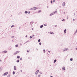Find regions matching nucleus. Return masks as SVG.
I'll return each instance as SVG.
<instances>
[{
    "label": "nucleus",
    "mask_w": 77,
    "mask_h": 77,
    "mask_svg": "<svg viewBox=\"0 0 77 77\" xmlns=\"http://www.w3.org/2000/svg\"><path fill=\"white\" fill-rule=\"evenodd\" d=\"M13 41H14V40H12V42H13Z\"/></svg>",
    "instance_id": "69168bd1"
},
{
    "label": "nucleus",
    "mask_w": 77,
    "mask_h": 77,
    "mask_svg": "<svg viewBox=\"0 0 77 77\" xmlns=\"http://www.w3.org/2000/svg\"><path fill=\"white\" fill-rule=\"evenodd\" d=\"M65 5V2H64L63 3V6H64Z\"/></svg>",
    "instance_id": "9d476101"
},
{
    "label": "nucleus",
    "mask_w": 77,
    "mask_h": 77,
    "mask_svg": "<svg viewBox=\"0 0 77 77\" xmlns=\"http://www.w3.org/2000/svg\"><path fill=\"white\" fill-rule=\"evenodd\" d=\"M2 71V68L0 67V71Z\"/></svg>",
    "instance_id": "37998d69"
},
{
    "label": "nucleus",
    "mask_w": 77,
    "mask_h": 77,
    "mask_svg": "<svg viewBox=\"0 0 77 77\" xmlns=\"http://www.w3.org/2000/svg\"><path fill=\"white\" fill-rule=\"evenodd\" d=\"M74 15L75 16V13H74Z\"/></svg>",
    "instance_id": "338daca9"
},
{
    "label": "nucleus",
    "mask_w": 77,
    "mask_h": 77,
    "mask_svg": "<svg viewBox=\"0 0 77 77\" xmlns=\"http://www.w3.org/2000/svg\"><path fill=\"white\" fill-rule=\"evenodd\" d=\"M75 50H77V48H75Z\"/></svg>",
    "instance_id": "13d9d810"
},
{
    "label": "nucleus",
    "mask_w": 77,
    "mask_h": 77,
    "mask_svg": "<svg viewBox=\"0 0 77 77\" xmlns=\"http://www.w3.org/2000/svg\"><path fill=\"white\" fill-rule=\"evenodd\" d=\"M16 53H17V54H18V53H20V51H17Z\"/></svg>",
    "instance_id": "4be33fe9"
},
{
    "label": "nucleus",
    "mask_w": 77,
    "mask_h": 77,
    "mask_svg": "<svg viewBox=\"0 0 77 77\" xmlns=\"http://www.w3.org/2000/svg\"><path fill=\"white\" fill-rule=\"evenodd\" d=\"M56 13H57V11H56L55 12H54L53 14H56Z\"/></svg>",
    "instance_id": "bb28decb"
},
{
    "label": "nucleus",
    "mask_w": 77,
    "mask_h": 77,
    "mask_svg": "<svg viewBox=\"0 0 77 77\" xmlns=\"http://www.w3.org/2000/svg\"><path fill=\"white\" fill-rule=\"evenodd\" d=\"M41 10H39L38 12V13H40V12H41Z\"/></svg>",
    "instance_id": "a211bd4d"
},
{
    "label": "nucleus",
    "mask_w": 77,
    "mask_h": 77,
    "mask_svg": "<svg viewBox=\"0 0 77 77\" xmlns=\"http://www.w3.org/2000/svg\"><path fill=\"white\" fill-rule=\"evenodd\" d=\"M70 61H72V60H73V59H72V58H71L70 59Z\"/></svg>",
    "instance_id": "aec40b11"
},
{
    "label": "nucleus",
    "mask_w": 77,
    "mask_h": 77,
    "mask_svg": "<svg viewBox=\"0 0 77 77\" xmlns=\"http://www.w3.org/2000/svg\"><path fill=\"white\" fill-rule=\"evenodd\" d=\"M8 74V72H5V73H4L3 74L4 76H5V75H7V74Z\"/></svg>",
    "instance_id": "f257e3e1"
},
{
    "label": "nucleus",
    "mask_w": 77,
    "mask_h": 77,
    "mask_svg": "<svg viewBox=\"0 0 77 77\" xmlns=\"http://www.w3.org/2000/svg\"><path fill=\"white\" fill-rule=\"evenodd\" d=\"M40 74H42V72H39Z\"/></svg>",
    "instance_id": "3c124183"
},
{
    "label": "nucleus",
    "mask_w": 77,
    "mask_h": 77,
    "mask_svg": "<svg viewBox=\"0 0 77 77\" xmlns=\"http://www.w3.org/2000/svg\"><path fill=\"white\" fill-rule=\"evenodd\" d=\"M41 77V75H39L38 76V77Z\"/></svg>",
    "instance_id": "a19ab883"
},
{
    "label": "nucleus",
    "mask_w": 77,
    "mask_h": 77,
    "mask_svg": "<svg viewBox=\"0 0 77 77\" xmlns=\"http://www.w3.org/2000/svg\"><path fill=\"white\" fill-rule=\"evenodd\" d=\"M22 14V12H21L18 13L19 15H20V14Z\"/></svg>",
    "instance_id": "c756f323"
},
{
    "label": "nucleus",
    "mask_w": 77,
    "mask_h": 77,
    "mask_svg": "<svg viewBox=\"0 0 77 77\" xmlns=\"http://www.w3.org/2000/svg\"><path fill=\"white\" fill-rule=\"evenodd\" d=\"M20 72H17V75H18V74H20Z\"/></svg>",
    "instance_id": "393cba45"
},
{
    "label": "nucleus",
    "mask_w": 77,
    "mask_h": 77,
    "mask_svg": "<svg viewBox=\"0 0 77 77\" xmlns=\"http://www.w3.org/2000/svg\"><path fill=\"white\" fill-rule=\"evenodd\" d=\"M33 23H34V22H31L30 23V24L31 26H32V24H33Z\"/></svg>",
    "instance_id": "39448f33"
},
{
    "label": "nucleus",
    "mask_w": 77,
    "mask_h": 77,
    "mask_svg": "<svg viewBox=\"0 0 77 77\" xmlns=\"http://www.w3.org/2000/svg\"><path fill=\"white\" fill-rule=\"evenodd\" d=\"M32 38H33V36H32V35L30 36L29 37L30 39H32Z\"/></svg>",
    "instance_id": "6ab92c4d"
},
{
    "label": "nucleus",
    "mask_w": 77,
    "mask_h": 77,
    "mask_svg": "<svg viewBox=\"0 0 77 77\" xmlns=\"http://www.w3.org/2000/svg\"><path fill=\"white\" fill-rule=\"evenodd\" d=\"M77 33V29L76 30L75 32L74 33L75 35H76V33Z\"/></svg>",
    "instance_id": "f3484780"
},
{
    "label": "nucleus",
    "mask_w": 77,
    "mask_h": 77,
    "mask_svg": "<svg viewBox=\"0 0 77 77\" xmlns=\"http://www.w3.org/2000/svg\"><path fill=\"white\" fill-rule=\"evenodd\" d=\"M22 59H22V58H20V60H22Z\"/></svg>",
    "instance_id": "c03bdc74"
},
{
    "label": "nucleus",
    "mask_w": 77,
    "mask_h": 77,
    "mask_svg": "<svg viewBox=\"0 0 77 77\" xmlns=\"http://www.w3.org/2000/svg\"><path fill=\"white\" fill-rule=\"evenodd\" d=\"M17 54V52H16L14 53V55H15L16 54Z\"/></svg>",
    "instance_id": "5701e85b"
},
{
    "label": "nucleus",
    "mask_w": 77,
    "mask_h": 77,
    "mask_svg": "<svg viewBox=\"0 0 77 77\" xmlns=\"http://www.w3.org/2000/svg\"><path fill=\"white\" fill-rule=\"evenodd\" d=\"M27 52H29V51L28 50H27Z\"/></svg>",
    "instance_id": "5fc2aeb1"
},
{
    "label": "nucleus",
    "mask_w": 77,
    "mask_h": 77,
    "mask_svg": "<svg viewBox=\"0 0 77 77\" xmlns=\"http://www.w3.org/2000/svg\"><path fill=\"white\" fill-rule=\"evenodd\" d=\"M23 67V65L22 64H21L20 65V68H22Z\"/></svg>",
    "instance_id": "f8f14e48"
},
{
    "label": "nucleus",
    "mask_w": 77,
    "mask_h": 77,
    "mask_svg": "<svg viewBox=\"0 0 77 77\" xmlns=\"http://www.w3.org/2000/svg\"><path fill=\"white\" fill-rule=\"evenodd\" d=\"M30 13V11H28V14H29Z\"/></svg>",
    "instance_id": "49530a36"
},
{
    "label": "nucleus",
    "mask_w": 77,
    "mask_h": 77,
    "mask_svg": "<svg viewBox=\"0 0 77 77\" xmlns=\"http://www.w3.org/2000/svg\"><path fill=\"white\" fill-rule=\"evenodd\" d=\"M48 53H49V54H50V51H48Z\"/></svg>",
    "instance_id": "c9c22d12"
},
{
    "label": "nucleus",
    "mask_w": 77,
    "mask_h": 77,
    "mask_svg": "<svg viewBox=\"0 0 77 77\" xmlns=\"http://www.w3.org/2000/svg\"><path fill=\"white\" fill-rule=\"evenodd\" d=\"M66 33V29H65L64 31V33L65 34Z\"/></svg>",
    "instance_id": "7ed1b4c3"
},
{
    "label": "nucleus",
    "mask_w": 77,
    "mask_h": 77,
    "mask_svg": "<svg viewBox=\"0 0 77 77\" xmlns=\"http://www.w3.org/2000/svg\"><path fill=\"white\" fill-rule=\"evenodd\" d=\"M48 55H49V54H49V53H48Z\"/></svg>",
    "instance_id": "e2e57ef3"
},
{
    "label": "nucleus",
    "mask_w": 77,
    "mask_h": 77,
    "mask_svg": "<svg viewBox=\"0 0 77 77\" xmlns=\"http://www.w3.org/2000/svg\"><path fill=\"white\" fill-rule=\"evenodd\" d=\"M53 15H54V14H53V13H51V14H50L49 16H51Z\"/></svg>",
    "instance_id": "ddd939ff"
},
{
    "label": "nucleus",
    "mask_w": 77,
    "mask_h": 77,
    "mask_svg": "<svg viewBox=\"0 0 77 77\" xmlns=\"http://www.w3.org/2000/svg\"><path fill=\"white\" fill-rule=\"evenodd\" d=\"M32 36L34 37V36H35V35H34L33 34L32 35Z\"/></svg>",
    "instance_id": "603ef678"
},
{
    "label": "nucleus",
    "mask_w": 77,
    "mask_h": 77,
    "mask_svg": "<svg viewBox=\"0 0 77 77\" xmlns=\"http://www.w3.org/2000/svg\"><path fill=\"white\" fill-rule=\"evenodd\" d=\"M29 10H31V11H33V8H30Z\"/></svg>",
    "instance_id": "412c9836"
},
{
    "label": "nucleus",
    "mask_w": 77,
    "mask_h": 77,
    "mask_svg": "<svg viewBox=\"0 0 77 77\" xmlns=\"http://www.w3.org/2000/svg\"><path fill=\"white\" fill-rule=\"evenodd\" d=\"M56 61H57V60L56 59L54 60V63H56Z\"/></svg>",
    "instance_id": "2eb2a0df"
},
{
    "label": "nucleus",
    "mask_w": 77,
    "mask_h": 77,
    "mask_svg": "<svg viewBox=\"0 0 77 77\" xmlns=\"http://www.w3.org/2000/svg\"><path fill=\"white\" fill-rule=\"evenodd\" d=\"M18 45H15L16 47H18Z\"/></svg>",
    "instance_id": "72a5a7b5"
},
{
    "label": "nucleus",
    "mask_w": 77,
    "mask_h": 77,
    "mask_svg": "<svg viewBox=\"0 0 77 77\" xmlns=\"http://www.w3.org/2000/svg\"><path fill=\"white\" fill-rule=\"evenodd\" d=\"M13 75H14V74H15V71H13Z\"/></svg>",
    "instance_id": "c85d7f7f"
},
{
    "label": "nucleus",
    "mask_w": 77,
    "mask_h": 77,
    "mask_svg": "<svg viewBox=\"0 0 77 77\" xmlns=\"http://www.w3.org/2000/svg\"><path fill=\"white\" fill-rule=\"evenodd\" d=\"M39 44L40 45H41V44H42V43L41 42H40L39 43Z\"/></svg>",
    "instance_id": "473e14b6"
},
{
    "label": "nucleus",
    "mask_w": 77,
    "mask_h": 77,
    "mask_svg": "<svg viewBox=\"0 0 77 77\" xmlns=\"http://www.w3.org/2000/svg\"><path fill=\"white\" fill-rule=\"evenodd\" d=\"M47 8H48V6H47Z\"/></svg>",
    "instance_id": "4d7b16f0"
},
{
    "label": "nucleus",
    "mask_w": 77,
    "mask_h": 77,
    "mask_svg": "<svg viewBox=\"0 0 77 77\" xmlns=\"http://www.w3.org/2000/svg\"><path fill=\"white\" fill-rule=\"evenodd\" d=\"M43 51H44V53H45V49H44Z\"/></svg>",
    "instance_id": "e433bc0d"
},
{
    "label": "nucleus",
    "mask_w": 77,
    "mask_h": 77,
    "mask_svg": "<svg viewBox=\"0 0 77 77\" xmlns=\"http://www.w3.org/2000/svg\"><path fill=\"white\" fill-rule=\"evenodd\" d=\"M17 54V52H16L14 53V55H15L16 54Z\"/></svg>",
    "instance_id": "b1692460"
},
{
    "label": "nucleus",
    "mask_w": 77,
    "mask_h": 77,
    "mask_svg": "<svg viewBox=\"0 0 77 77\" xmlns=\"http://www.w3.org/2000/svg\"><path fill=\"white\" fill-rule=\"evenodd\" d=\"M35 24H36L37 23V22H35Z\"/></svg>",
    "instance_id": "864d4df0"
},
{
    "label": "nucleus",
    "mask_w": 77,
    "mask_h": 77,
    "mask_svg": "<svg viewBox=\"0 0 77 77\" xmlns=\"http://www.w3.org/2000/svg\"><path fill=\"white\" fill-rule=\"evenodd\" d=\"M14 70H17V69H16V66H14Z\"/></svg>",
    "instance_id": "9b49d317"
},
{
    "label": "nucleus",
    "mask_w": 77,
    "mask_h": 77,
    "mask_svg": "<svg viewBox=\"0 0 77 77\" xmlns=\"http://www.w3.org/2000/svg\"><path fill=\"white\" fill-rule=\"evenodd\" d=\"M73 21H75V19H73Z\"/></svg>",
    "instance_id": "bf43d9fd"
},
{
    "label": "nucleus",
    "mask_w": 77,
    "mask_h": 77,
    "mask_svg": "<svg viewBox=\"0 0 77 77\" xmlns=\"http://www.w3.org/2000/svg\"><path fill=\"white\" fill-rule=\"evenodd\" d=\"M20 56H17V59H20Z\"/></svg>",
    "instance_id": "4468645a"
},
{
    "label": "nucleus",
    "mask_w": 77,
    "mask_h": 77,
    "mask_svg": "<svg viewBox=\"0 0 77 77\" xmlns=\"http://www.w3.org/2000/svg\"><path fill=\"white\" fill-rule=\"evenodd\" d=\"M2 61V60H0V62H1Z\"/></svg>",
    "instance_id": "0e129e2a"
},
{
    "label": "nucleus",
    "mask_w": 77,
    "mask_h": 77,
    "mask_svg": "<svg viewBox=\"0 0 77 77\" xmlns=\"http://www.w3.org/2000/svg\"><path fill=\"white\" fill-rule=\"evenodd\" d=\"M20 72H22V70H20Z\"/></svg>",
    "instance_id": "680f3d73"
},
{
    "label": "nucleus",
    "mask_w": 77,
    "mask_h": 77,
    "mask_svg": "<svg viewBox=\"0 0 77 77\" xmlns=\"http://www.w3.org/2000/svg\"><path fill=\"white\" fill-rule=\"evenodd\" d=\"M65 21V19H63L62 20V21Z\"/></svg>",
    "instance_id": "ea45409f"
},
{
    "label": "nucleus",
    "mask_w": 77,
    "mask_h": 77,
    "mask_svg": "<svg viewBox=\"0 0 77 77\" xmlns=\"http://www.w3.org/2000/svg\"><path fill=\"white\" fill-rule=\"evenodd\" d=\"M25 14H28V12L27 11H25Z\"/></svg>",
    "instance_id": "cd10ccee"
},
{
    "label": "nucleus",
    "mask_w": 77,
    "mask_h": 77,
    "mask_svg": "<svg viewBox=\"0 0 77 77\" xmlns=\"http://www.w3.org/2000/svg\"><path fill=\"white\" fill-rule=\"evenodd\" d=\"M30 59V57H28V59Z\"/></svg>",
    "instance_id": "6e6d98bb"
},
{
    "label": "nucleus",
    "mask_w": 77,
    "mask_h": 77,
    "mask_svg": "<svg viewBox=\"0 0 77 77\" xmlns=\"http://www.w3.org/2000/svg\"><path fill=\"white\" fill-rule=\"evenodd\" d=\"M64 14H65V12H64Z\"/></svg>",
    "instance_id": "774afa93"
},
{
    "label": "nucleus",
    "mask_w": 77,
    "mask_h": 77,
    "mask_svg": "<svg viewBox=\"0 0 77 77\" xmlns=\"http://www.w3.org/2000/svg\"><path fill=\"white\" fill-rule=\"evenodd\" d=\"M62 69H63V70H64V71H65V67L63 66L62 68Z\"/></svg>",
    "instance_id": "6e6552de"
},
{
    "label": "nucleus",
    "mask_w": 77,
    "mask_h": 77,
    "mask_svg": "<svg viewBox=\"0 0 77 77\" xmlns=\"http://www.w3.org/2000/svg\"><path fill=\"white\" fill-rule=\"evenodd\" d=\"M49 33L50 34H51L52 35H54V32H50Z\"/></svg>",
    "instance_id": "423d86ee"
},
{
    "label": "nucleus",
    "mask_w": 77,
    "mask_h": 77,
    "mask_svg": "<svg viewBox=\"0 0 77 77\" xmlns=\"http://www.w3.org/2000/svg\"><path fill=\"white\" fill-rule=\"evenodd\" d=\"M14 27V25H13L11 26V28H12V27Z\"/></svg>",
    "instance_id": "2f4dec72"
},
{
    "label": "nucleus",
    "mask_w": 77,
    "mask_h": 77,
    "mask_svg": "<svg viewBox=\"0 0 77 77\" xmlns=\"http://www.w3.org/2000/svg\"><path fill=\"white\" fill-rule=\"evenodd\" d=\"M16 62H17V63H18V62H20V60H18L16 61Z\"/></svg>",
    "instance_id": "dca6fc26"
},
{
    "label": "nucleus",
    "mask_w": 77,
    "mask_h": 77,
    "mask_svg": "<svg viewBox=\"0 0 77 77\" xmlns=\"http://www.w3.org/2000/svg\"><path fill=\"white\" fill-rule=\"evenodd\" d=\"M27 35H26L25 36L26 38H27Z\"/></svg>",
    "instance_id": "09e8293b"
},
{
    "label": "nucleus",
    "mask_w": 77,
    "mask_h": 77,
    "mask_svg": "<svg viewBox=\"0 0 77 77\" xmlns=\"http://www.w3.org/2000/svg\"><path fill=\"white\" fill-rule=\"evenodd\" d=\"M44 27V25H42L40 26V28H42V27Z\"/></svg>",
    "instance_id": "0eeeda50"
},
{
    "label": "nucleus",
    "mask_w": 77,
    "mask_h": 77,
    "mask_svg": "<svg viewBox=\"0 0 77 77\" xmlns=\"http://www.w3.org/2000/svg\"><path fill=\"white\" fill-rule=\"evenodd\" d=\"M40 41H41V39H39L38 40V42H40Z\"/></svg>",
    "instance_id": "a878e982"
},
{
    "label": "nucleus",
    "mask_w": 77,
    "mask_h": 77,
    "mask_svg": "<svg viewBox=\"0 0 77 77\" xmlns=\"http://www.w3.org/2000/svg\"><path fill=\"white\" fill-rule=\"evenodd\" d=\"M32 30H33V28H32Z\"/></svg>",
    "instance_id": "052dcab7"
},
{
    "label": "nucleus",
    "mask_w": 77,
    "mask_h": 77,
    "mask_svg": "<svg viewBox=\"0 0 77 77\" xmlns=\"http://www.w3.org/2000/svg\"><path fill=\"white\" fill-rule=\"evenodd\" d=\"M53 2L54 3V2H55V0H53Z\"/></svg>",
    "instance_id": "a18cd8bd"
},
{
    "label": "nucleus",
    "mask_w": 77,
    "mask_h": 77,
    "mask_svg": "<svg viewBox=\"0 0 77 77\" xmlns=\"http://www.w3.org/2000/svg\"><path fill=\"white\" fill-rule=\"evenodd\" d=\"M44 26H47V24H45L44 25Z\"/></svg>",
    "instance_id": "58836bf2"
},
{
    "label": "nucleus",
    "mask_w": 77,
    "mask_h": 77,
    "mask_svg": "<svg viewBox=\"0 0 77 77\" xmlns=\"http://www.w3.org/2000/svg\"><path fill=\"white\" fill-rule=\"evenodd\" d=\"M2 53L5 54L6 53H7V51H3L2 52Z\"/></svg>",
    "instance_id": "20e7f679"
},
{
    "label": "nucleus",
    "mask_w": 77,
    "mask_h": 77,
    "mask_svg": "<svg viewBox=\"0 0 77 77\" xmlns=\"http://www.w3.org/2000/svg\"><path fill=\"white\" fill-rule=\"evenodd\" d=\"M39 72V70H37L36 71V72Z\"/></svg>",
    "instance_id": "7c9ffc66"
},
{
    "label": "nucleus",
    "mask_w": 77,
    "mask_h": 77,
    "mask_svg": "<svg viewBox=\"0 0 77 77\" xmlns=\"http://www.w3.org/2000/svg\"><path fill=\"white\" fill-rule=\"evenodd\" d=\"M29 42V41H26V42H25V43H27V42Z\"/></svg>",
    "instance_id": "8fccbe9b"
},
{
    "label": "nucleus",
    "mask_w": 77,
    "mask_h": 77,
    "mask_svg": "<svg viewBox=\"0 0 77 77\" xmlns=\"http://www.w3.org/2000/svg\"><path fill=\"white\" fill-rule=\"evenodd\" d=\"M35 74L36 75H37V74H38V72H36Z\"/></svg>",
    "instance_id": "4c0bfd02"
},
{
    "label": "nucleus",
    "mask_w": 77,
    "mask_h": 77,
    "mask_svg": "<svg viewBox=\"0 0 77 77\" xmlns=\"http://www.w3.org/2000/svg\"><path fill=\"white\" fill-rule=\"evenodd\" d=\"M53 3V1L51 0V4H52V3Z\"/></svg>",
    "instance_id": "f704fd0d"
},
{
    "label": "nucleus",
    "mask_w": 77,
    "mask_h": 77,
    "mask_svg": "<svg viewBox=\"0 0 77 77\" xmlns=\"http://www.w3.org/2000/svg\"><path fill=\"white\" fill-rule=\"evenodd\" d=\"M15 37L14 36H12V37H11V38H14Z\"/></svg>",
    "instance_id": "79ce46f5"
},
{
    "label": "nucleus",
    "mask_w": 77,
    "mask_h": 77,
    "mask_svg": "<svg viewBox=\"0 0 77 77\" xmlns=\"http://www.w3.org/2000/svg\"><path fill=\"white\" fill-rule=\"evenodd\" d=\"M67 50H68V48H64L63 50V51H67Z\"/></svg>",
    "instance_id": "f03ea898"
},
{
    "label": "nucleus",
    "mask_w": 77,
    "mask_h": 77,
    "mask_svg": "<svg viewBox=\"0 0 77 77\" xmlns=\"http://www.w3.org/2000/svg\"><path fill=\"white\" fill-rule=\"evenodd\" d=\"M55 27H57V25H56L55 26Z\"/></svg>",
    "instance_id": "de8ad7c7"
},
{
    "label": "nucleus",
    "mask_w": 77,
    "mask_h": 77,
    "mask_svg": "<svg viewBox=\"0 0 77 77\" xmlns=\"http://www.w3.org/2000/svg\"><path fill=\"white\" fill-rule=\"evenodd\" d=\"M37 8H36V7H33V11L34 10H36V9H37Z\"/></svg>",
    "instance_id": "1a4fd4ad"
}]
</instances>
